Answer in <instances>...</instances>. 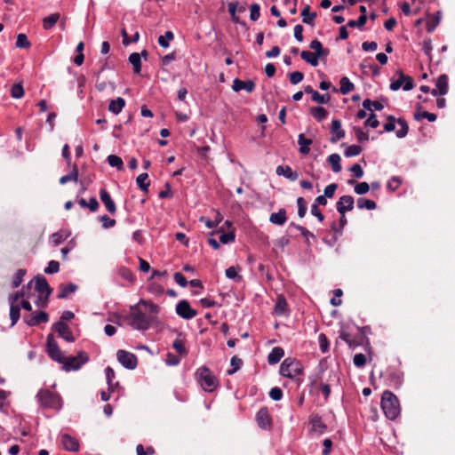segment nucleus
Returning <instances> with one entry per match:
<instances>
[{"label": "nucleus", "instance_id": "nucleus-1", "mask_svg": "<svg viewBox=\"0 0 455 455\" xmlns=\"http://www.w3.org/2000/svg\"><path fill=\"white\" fill-rule=\"evenodd\" d=\"M381 409L388 419H395L401 411L396 395L388 390L384 391L381 396Z\"/></svg>", "mask_w": 455, "mask_h": 455}, {"label": "nucleus", "instance_id": "nucleus-2", "mask_svg": "<svg viewBox=\"0 0 455 455\" xmlns=\"http://www.w3.org/2000/svg\"><path fill=\"white\" fill-rule=\"evenodd\" d=\"M303 373V367L299 361L288 357L283 361L280 366V374L285 378L293 379L301 384L302 380L298 377Z\"/></svg>", "mask_w": 455, "mask_h": 455}, {"label": "nucleus", "instance_id": "nucleus-3", "mask_svg": "<svg viewBox=\"0 0 455 455\" xmlns=\"http://www.w3.org/2000/svg\"><path fill=\"white\" fill-rule=\"evenodd\" d=\"M132 312L127 316L128 323L135 330L147 331L151 324L150 318L137 308V306L132 307Z\"/></svg>", "mask_w": 455, "mask_h": 455}, {"label": "nucleus", "instance_id": "nucleus-4", "mask_svg": "<svg viewBox=\"0 0 455 455\" xmlns=\"http://www.w3.org/2000/svg\"><path fill=\"white\" fill-rule=\"evenodd\" d=\"M36 399L43 408L60 410L61 407L60 397L48 389H40Z\"/></svg>", "mask_w": 455, "mask_h": 455}, {"label": "nucleus", "instance_id": "nucleus-5", "mask_svg": "<svg viewBox=\"0 0 455 455\" xmlns=\"http://www.w3.org/2000/svg\"><path fill=\"white\" fill-rule=\"evenodd\" d=\"M220 387L217 376L207 367H201V388L212 393Z\"/></svg>", "mask_w": 455, "mask_h": 455}, {"label": "nucleus", "instance_id": "nucleus-6", "mask_svg": "<svg viewBox=\"0 0 455 455\" xmlns=\"http://www.w3.org/2000/svg\"><path fill=\"white\" fill-rule=\"evenodd\" d=\"M88 360L89 356L84 351H80L76 356H65L64 362H61L62 370L65 371H77L82 365L87 363Z\"/></svg>", "mask_w": 455, "mask_h": 455}, {"label": "nucleus", "instance_id": "nucleus-7", "mask_svg": "<svg viewBox=\"0 0 455 455\" xmlns=\"http://www.w3.org/2000/svg\"><path fill=\"white\" fill-rule=\"evenodd\" d=\"M46 346H47V353L48 355L55 362L61 363V362H64V355L60 348L59 347L57 342L54 339V337L52 334H49L47 336L46 340Z\"/></svg>", "mask_w": 455, "mask_h": 455}, {"label": "nucleus", "instance_id": "nucleus-8", "mask_svg": "<svg viewBox=\"0 0 455 455\" xmlns=\"http://www.w3.org/2000/svg\"><path fill=\"white\" fill-rule=\"evenodd\" d=\"M117 361L126 369L134 370L138 364L137 356L126 350L119 349L116 352Z\"/></svg>", "mask_w": 455, "mask_h": 455}, {"label": "nucleus", "instance_id": "nucleus-9", "mask_svg": "<svg viewBox=\"0 0 455 455\" xmlns=\"http://www.w3.org/2000/svg\"><path fill=\"white\" fill-rule=\"evenodd\" d=\"M396 75L398 76V79L390 84V89L392 91H397L401 87H403L404 91H410L413 88V79L411 76L404 75L401 70H397Z\"/></svg>", "mask_w": 455, "mask_h": 455}, {"label": "nucleus", "instance_id": "nucleus-10", "mask_svg": "<svg viewBox=\"0 0 455 455\" xmlns=\"http://www.w3.org/2000/svg\"><path fill=\"white\" fill-rule=\"evenodd\" d=\"M355 200L352 196H342L336 203V209L340 215H345L347 211L354 209Z\"/></svg>", "mask_w": 455, "mask_h": 455}, {"label": "nucleus", "instance_id": "nucleus-11", "mask_svg": "<svg viewBox=\"0 0 455 455\" xmlns=\"http://www.w3.org/2000/svg\"><path fill=\"white\" fill-rule=\"evenodd\" d=\"M176 313L184 319H191L197 314L196 310L193 309L187 300H181L177 304Z\"/></svg>", "mask_w": 455, "mask_h": 455}, {"label": "nucleus", "instance_id": "nucleus-12", "mask_svg": "<svg viewBox=\"0 0 455 455\" xmlns=\"http://www.w3.org/2000/svg\"><path fill=\"white\" fill-rule=\"evenodd\" d=\"M52 330L59 333V336L63 339L73 342L75 338L69 329V327L63 323L62 321H59L52 325Z\"/></svg>", "mask_w": 455, "mask_h": 455}, {"label": "nucleus", "instance_id": "nucleus-13", "mask_svg": "<svg viewBox=\"0 0 455 455\" xmlns=\"http://www.w3.org/2000/svg\"><path fill=\"white\" fill-rule=\"evenodd\" d=\"M35 288L37 292L46 297H50L52 292V288H51L46 278L43 275H36L35 277Z\"/></svg>", "mask_w": 455, "mask_h": 455}, {"label": "nucleus", "instance_id": "nucleus-14", "mask_svg": "<svg viewBox=\"0 0 455 455\" xmlns=\"http://www.w3.org/2000/svg\"><path fill=\"white\" fill-rule=\"evenodd\" d=\"M256 421L262 429H268L271 427V417L266 407L260 408L256 415Z\"/></svg>", "mask_w": 455, "mask_h": 455}, {"label": "nucleus", "instance_id": "nucleus-15", "mask_svg": "<svg viewBox=\"0 0 455 455\" xmlns=\"http://www.w3.org/2000/svg\"><path fill=\"white\" fill-rule=\"evenodd\" d=\"M61 443L66 451L75 452L79 450L78 440L68 434L61 435Z\"/></svg>", "mask_w": 455, "mask_h": 455}, {"label": "nucleus", "instance_id": "nucleus-16", "mask_svg": "<svg viewBox=\"0 0 455 455\" xmlns=\"http://www.w3.org/2000/svg\"><path fill=\"white\" fill-rule=\"evenodd\" d=\"M100 198L109 213L115 214L116 212V204L105 188L100 190Z\"/></svg>", "mask_w": 455, "mask_h": 455}, {"label": "nucleus", "instance_id": "nucleus-17", "mask_svg": "<svg viewBox=\"0 0 455 455\" xmlns=\"http://www.w3.org/2000/svg\"><path fill=\"white\" fill-rule=\"evenodd\" d=\"M232 89L235 92L245 90L247 92H252L255 89V83L252 80L243 81L239 78H235L233 81Z\"/></svg>", "mask_w": 455, "mask_h": 455}, {"label": "nucleus", "instance_id": "nucleus-18", "mask_svg": "<svg viewBox=\"0 0 455 455\" xmlns=\"http://www.w3.org/2000/svg\"><path fill=\"white\" fill-rule=\"evenodd\" d=\"M309 47L315 51L314 55L317 56L318 59L323 60L327 58L330 53V50L328 48H323L322 43L317 39L311 41Z\"/></svg>", "mask_w": 455, "mask_h": 455}, {"label": "nucleus", "instance_id": "nucleus-19", "mask_svg": "<svg viewBox=\"0 0 455 455\" xmlns=\"http://www.w3.org/2000/svg\"><path fill=\"white\" fill-rule=\"evenodd\" d=\"M275 172L277 175H283L291 181H295L299 178L297 172H293L289 165H278Z\"/></svg>", "mask_w": 455, "mask_h": 455}, {"label": "nucleus", "instance_id": "nucleus-20", "mask_svg": "<svg viewBox=\"0 0 455 455\" xmlns=\"http://www.w3.org/2000/svg\"><path fill=\"white\" fill-rule=\"evenodd\" d=\"M331 131L335 134L334 137L331 139V142L335 143L338 140H341L345 136V132L341 129V123L338 119H334L331 122Z\"/></svg>", "mask_w": 455, "mask_h": 455}, {"label": "nucleus", "instance_id": "nucleus-21", "mask_svg": "<svg viewBox=\"0 0 455 455\" xmlns=\"http://www.w3.org/2000/svg\"><path fill=\"white\" fill-rule=\"evenodd\" d=\"M60 293L58 294V299H63L68 297V295L74 293L78 289V286L73 283H69L68 284L61 283L59 286Z\"/></svg>", "mask_w": 455, "mask_h": 455}, {"label": "nucleus", "instance_id": "nucleus-22", "mask_svg": "<svg viewBox=\"0 0 455 455\" xmlns=\"http://www.w3.org/2000/svg\"><path fill=\"white\" fill-rule=\"evenodd\" d=\"M287 220L286 210L284 208H280L277 212H273L270 214L269 221L272 224L282 226Z\"/></svg>", "mask_w": 455, "mask_h": 455}, {"label": "nucleus", "instance_id": "nucleus-23", "mask_svg": "<svg viewBox=\"0 0 455 455\" xmlns=\"http://www.w3.org/2000/svg\"><path fill=\"white\" fill-rule=\"evenodd\" d=\"M274 312L277 315H284L288 313V303L283 295L277 297Z\"/></svg>", "mask_w": 455, "mask_h": 455}, {"label": "nucleus", "instance_id": "nucleus-24", "mask_svg": "<svg viewBox=\"0 0 455 455\" xmlns=\"http://www.w3.org/2000/svg\"><path fill=\"white\" fill-rule=\"evenodd\" d=\"M212 235H218L219 241L223 244H228L235 241V235L234 232H224L223 228L219 230L213 231Z\"/></svg>", "mask_w": 455, "mask_h": 455}, {"label": "nucleus", "instance_id": "nucleus-25", "mask_svg": "<svg viewBox=\"0 0 455 455\" xmlns=\"http://www.w3.org/2000/svg\"><path fill=\"white\" fill-rule=\"evenodd\" d=\"M448 80H449L448 76L445 74H443L438 76V78L436 80L435 86L438 90V93L440 94V96H443V95L447 94L448 90H449Z\"/></svg>", "mask_w": 455, "mask_h": 455}, {"label": "nucleus", "instance_id": "nucleus-26", "mask_svg": "<svg viewBox=\"0 0 455 455\" xmlns=\"http://www.w3.org/2000/svg\"><path fill=\"white\" fill-rule=\"evenodd\" d=\"M310 424L312 426V430L318 432L319 434L323 433L327 427L326 425L323 422L322 417L318 414L311 416Z\"/></svg>", "mask_w": 455, "mask_h": 455}, {"label": "nucleus", "instance_id": "nucleus-27", "mask_svg": "<svg viewBox=\"0 0 455 455\" xmlns=\"http://www.w3.org/2000/svg\"><path fill=\"white\" fill-rule=\"evenodd\" d=\"M284 355V350L280 347H275L267 355V362L273 365L277 363Z\"/></svg>", "mask_w": 455, "mask_h": 455}, {"label": "nucleus", "instance_id": "nucleus-28", "mask_svg": "<svg viewBox=\"0 0 455 455\" xmlns=\"http://www.w3.org/2000/svg\"><path fill=\"white\" fill-rule=\"evenodd\" d=\"M124 106L125 100L123 98L118 97L109 102L108 110L113 114L117 115L122 111Z\"/></svg>", "mask_w": 455, "mask_h": 455}, {"label": "nucleus", "instance_id": "nucleus-29", "mask_svg": "<svg viewBox=\"0 0 455 455\" xmlns=\"http://www.w3.org/2000/svg\"><path fill=\"white\" fill-rule=\"evenodd\" d=\"M298 144L299 145V152L303 155L309 153V146L312 144V140L307 139L303 133L298 136Z\"/></svg>", "mask_w": 455, "mask_h": 455}, {"label": "nucleus", "instance_id": "nucleus-30", "mask_svg": "<svg viewBox=\"0 0 455 455\" xmlns=\"http://www.w3.org/2000/svg\"><path fill=\"white\" fill-rule=\"evenodd\" d=\"M69 181H74V182L78 181V168L76 164L73 165L72 171L69 173L62 176L60 179V184H61V185H64Z\"/></svg>", "mask_w": 455, "mask_h": 455}, {"label": "nucleus", "instance_id": "nucleus-31", "mask_svg": "<svg viewBox=\"0 0 455 455\" xmlns=\"http://www.w3.org/2000/svg\"><path fill=\"white\" fill-rule=\"evenodd\" d=\"M129 62L132 65L133 72L140 74L141 71V56L138 52H132L129 56Z\"/></svg>", "mask_w": 455, "mask_h": 455}, {"label": "nucleus", "instance_id": "nucleus-32", "mask_svg": "<svg viewBox=\"0 0 455 455\" xmlns=\"http://www.w3.org/2000/svg\"><path fill=\"white\" fill-rule=\"evenodd\" d=\"M240 267L239 266H232V267H229L226 269L225 271V275L228 278V279H231L235 282H241L243 280V276L241 275L238 274V271L240 270Z\"/></svg>", "mask_w": 455, "mask_h": 455}, {"label": "nucleus", "instance_id": "nucleus-33", "mask_svg": "<svg viewBox=\"0 0 455 455\" xmlns=\"http://www.w3.org/2000/svg\"><path fill=\"white\" fill-rule=\"evenodd\" d=\"M309 113L318 122L323 121L328 116V111L324 108H323V107H313V108H310Z\"/></svg>", "mask_w": 455, "mask_h": 455}, {"label": "nucleus", "instance_id": "nucleus-34", "mask_svg": "<svg viewBox=\"0 0 455 455\" xmlns=\"http://www.w3.org/2000/svg\"><path fill=\"white\" fill-rule=\"evenodd\" d=\"M60 17V15L58 12L52 13L51 15L45 17L43 20L44 28L46 30L52 28L59 20Z\"/></svg>", "mask_w": 455, "mask_h": 455}, {"label": "nucleus", "instance_id": "nucleus-35", "mask_svg": "<svg viewBox=\"0 0 455 455\" xmlns=\"http://www.w3.org/2000/svg\"><path fill=\"white\" fill-rule=\"evenodd\" d=\"M339 84V92L343 95L348 94L355 89L354 84L350 82V80L347 76H344L340 79Z\"/></svg>", "mask_w": 455, "mask_h": 455}, {"label": "nucleus", "instance_id": "nucleus-36", "mask_svg": "<svg viewBox=\"0 0 455 455\" xmlns=\"http://www.w3.org/2000/svg\"><path fill=\"white\" fill-rule=\"evenodd\" d=\"M300 57L303 60L310 64L312 67H316L319 64V59L317 56L314 55V52L308 51H302L300 52Z\"/></svg>", "mask_w": 455, "mask_h": 455}, {"label": "nucleus", "instance_id": "nucleus-37", "mask_svg": "<svg viewBox=\"0 0 455 455\" xmlns=\"http://www.w3.org/2000/svg\"><path fill=\"white\" fill-rule=\"evenodd\" d=\"M302 21L308 25L314 24V20L316 17V12H310V6L306 5L301 12Z\"/></svg>", "mask_w": 455, "mask_h": 455}, {"label": "nucleus", "instance_id": "nucleus-38", "mask_svg": "<svg viewBox=\"0 0 455 455\" xmlns=\"http://www.w3.org/2000/svg\"><path fill=\"white\" fill-rule=\"evenodd\" d=\"M328 163L331 165L334 172H339L342 169L340 165V156L339 154H331L328 157Z\"/></svg>", "mask_w": 455, "mask_h": 455}, {"label": "nucleus", "instance_id": "nucleus-39", "mask_svg": "<svg viewBox=\"0 0 455 455\" xmlns=\"http://www.w3.org/2000/svg\"><path fill=\"white\" fill-rule=\"evenodd\" d=\"M107 161L111 167H116L118 171H123L124 169L123 160L118 156L109 155Z\"/></svg>", "mask_w": 455, "mask_h": 455}, {"label": "nucleus", "instance_id": "nucleus-40", "mask_svg": "<svg viewBox=\"0 0 455 455\" xmlns=\"http://www.w3.org/2000/svg\"><path fill=\"white\" fill-rule=\"evenodd\" d=\"M356 204L359 209L374 210L377 208V204L374 201L364 197L358 198Z\"/></svg>", "mask_w": 455, "mask_h": 455}, {"label": "nucleus", "instance_id": "nucleus-41", "mask_svg": "<svg viewBox=\"0 0 455 455\" xmlns=\"http://www.w3.org/2000/svg\"><path fill=\"white\" fill-rule=\"evenodd\" d=\"M10 318L12 321V326H14L20 316V307L19 305L10 303Z\"/></svg>", "mask_w": 455, "mask_h": 455}, {"label": "nucleus", "instance_id": "nucleus-42", "mask_svg": "<svg viewBox=\"0 0 455 455\" xmlns=\"http://www.w3.org/2000/svg\"><path fill=\"white\" fill-rule=\"evenodd\" d=\"M118 275L131 284H132L135 281V277L132 270L126 267H121L118 269Z\"/></svg>", "mask_w": 455, "mask_h": 455}, {"label": "nucleus", "instance_id": "nucleus-43", "mask_svg": "<svg viewBox=\"0 0 455 455\" xmlns=\"http://www.w3.org/2000/svg\"><path fill=\"white\" fill-rule=\"evenodd\" d=\"M387 374L388 379L395 385H399L402 382V373L398 370L389 368Z\"/></svg>", "mask_w": 455, "mask_h": 455}, {"label": "nucleus", "instance_id": "nucleus-44", "mask_svg": "<svg viewBox=\"0 0 455 455\" xmlns=\"http://www.w3.org/2000/svg\"><path fill=\"white\" fill-rule=\"evenodd\" d=\"M32 281L29 282L27 286H23L20 291H18L9 296L10 303L15 304L20 298L24 297L26 294L25 289L29 290L31 288Z\"/></svg>", "mask_w": 455, "mask_h": 455}, {"label": "nucleus", "instance_id": "nucleus-45", "mask_svg": "<svg viewBox=\"0 0 455 455\" xmlns=\"http://www.w3.org/2000/svg\"><path fill=\"white\" fill-rule=\"evenodd\" d=\"M400 129L396 131V136L400 139L404 138L408 134L409 126L407 122L403 118L397 119Z\"/></svg>", "mask_w": 455, "mask_h": 455}, {"label": "nucleus", "instance_id": "nucleus-46", "mask_svg": "<svg viewBox=\"0 0 455 455\" xmlns=\"http://www.w3.org/2000/svg\"><path fill=\"white\" fill-rule=\"evenodd\" d=\"M174 35L172 31H166L164 36H160L158 37V44L163 48H168L170 45V41L173 40Z\"/></svg>", "mask_w": 455, "mask_h": 455}, {"label": "nucleus", "instance_id": "nucleus-47", "mask_svg": "<svg viewBox=\"0 0 455 455\" xmlns=\"http://www.w3.org/2000/svg\"><path fill=\"white\" fill-rule=\"evenodd\" d=\"M148 173L143 172V173H140V174L137 177V179H136V182H137L138 187H139L142 191H145V192H148V187H149V182H146V180H148Z\"/></svg>", "mask_w": 455, "mask_h": 455}, {"label": "nucleus", "instance_id": "nucleus-48", "mask_svg": "<svg viewBox=\"0 0 455 455\" xmlns=\"http://www.w3.org/2000/svg\"><path fill=\"white\" fill-rule=\"evenodd\" d=\"M231 369L228 370V374L232 375L235 373L243 365V361L236 355L233 356L230 361Z\"/></svg>", "mask_w": 455, "mask_h": 455}, {"label": "nucleus", "instance_id": "nucleus-49", "mask_svg": "<svg viewBox=\"0 0 455 455\" xmlns=\"http://www.w3.org/2000/svg\"><path fill=\"white\" fill-rule=\"evenodd\" d=\"M105 373H106L107 382H108V390L110 392H113L114 391V387H115V385L113 384V379L116 378L115 371H114V370L110 366H108L105 369Z\"/></svg>", "mask_w": 455, "mask_h": 455}, {"label": "nucleus", "instance_id": "nucleus-50", "mask_svg": "<svg viewBox=\"0 0 455 455\" xmlns=\"http://www.w3.org/2000/svg\"><path fill=\"white\" fill-rule=\"evenodd\" d=\"M368 17L367 15H360L357 20H350L347 22V26L349 28H362L367 22Z\"/></svg>", "mask_w": 455, "mask_h": 455}, {"label": "nucleus", "instance_id": "nucleus-51", "mask_svg": "<svg viewBox=\"0 0 455 455\" xmlns=\"http://www.w3.org/2000/svg\"><path fill=\"white\" fill-rule=\"evenodd\" d=\"M414 118L416 120H420L422 118H425V119H427L429 122H435L436 120L437 116L434 113L423 111V112H416L414 114Z\"/></svg>", "mask_w": 455, "mask_h": 455}, {"label": "nucleus", "instance_id": "nucleus-52", "mask_svg": "<svg viewBox=\"0 0 455 455\" xmlns=\"http://www.w3.org/2000/svg\"><path fill=\"white\" fill-rule=\"evenodd\" d=\"M312 100L319 103V104H325L328 103L331 100V96L329 93L326 94H320L318 92H315L313 93Z\"/></svg>", "mask_w": 455, "mask_h": 455}, {"label": "nucleus", "instance_id": "nucleus-53", "mask_svg": "<svg viewBox=\"0 0 455 455\" xmlns=\"http://www.w3.org/2000/svg\"><path fill=\"white\" fill-rule=\"evenodd\" d=\"M16 47L27 49L30 46V42L28 41L27 36L25 34H19L17 36L16 40Z\"/></svg>", "mask_w": 455, "mask_h": 455}, {"label": "nucleus", "instance_id": "nucleus-54", "mask_svg": "<svg viewBox=\"0 0 455 455\" xmlns=\"http://www.w3.org/2000/svg\"><path fill=\"white\" fill-rule=\"evenodd\" d=\"M297 205H298V215L299 218L305 217L307 213V202L303 197L297 198Z\"/></svg>", "mask_w": 455, "mask_h": 455}, {"label": "nucleus", "instance_id": "nucleus-55", "mask_svg": "<svg viewBox=\"0 0 455 455\" xmlns=\"http://www.w3.org/2000/svg\"><path fill=\"white\" fill-rule=\"evenodd\" d=\"M362 152V148L358 145H350L345 150V156L352 157L358 156Z\"/></svg>", "mask_w": 455, "mask_h": 455}, {"label": "nucleus", "instance_id": "nucleus-56", "mask_svg": "<svg viewBox=\"0 0 455 455\" xmlns=\"http://www.w3.org/2000/svg\"><path fill=\"white\" fill-rule=\"evenodd\" d=\"M11 95L14 99H20L24 95V89L20 84H15L12 86Z\"/></svg>", "mask_w": 455, "mask_h": 455}, {"label": "nucleus", "instance_id": "nucleus-57", "mask_svg": "<svg viewBox=\"0 0 455 455\" xmlns=\"http://www.w3.org/2000/svg\"><path fill=\"white\" fill-rule=\"evenodd\" d=\"M180 362V355H176L171 352L166 354L165 363L169 366L178 365Z\"/></svg>", "mask_w": 455, "mask_h": 455}, {"label": "nucleus", "instance_id": "nucleus-58", "mask_svg": "<svg viewBox=\"0 0 455 455\" xmlns=\"http://www.w3.org/2000/svg\"><path fill=\"white\" fill-rule=\"evenodd\" d=\"M396 122L397 120L394 116H388L387 117V123H385L383 125L384 131L387 132H391L395 131Z\"/></svg>", "mask_w": 455, "mask_h": 455}, {"label": "nucleus", "instance_id": "nucleus-59", "mask_svg": "<svg viewBox=\"0 0 455 455\" xmlns=\"http://www.w3.org/2000/svg\"><path fill=\"white\" fill-rule=\"evenodd\" d=\"M402 183V180L399 177L394 176L387 182V189L391 192H395L398 189Z\"/></svg>", "mask_w": 455, "mask_h": 455}, {"label": "nucleus", "instance_id": "nucleus-60", "mask_svg": "<svg viewBox=\"0 0 455 455\" xmlns=\"http://www.w3.org/2000/svg\"><path fill=\"white\" fill-rule=\"evenodd\" d=\"M250 19L253 21H256L259 20L260 16V6L259 4L254 3L250 7Z\"/></svg>", "mask_w": 455, "mask_h": 455}, {"label": "nucleus", "instance_id": "nucleus-61", "mask_svg": "<svg viewBox=\"0 0 455 455\" xmlns=\"http://www.w3.org/2000/svg\"><path fill=\"white\" fill-rule=\"evenodd\" d=\"M60 270V263L56 260H51L48 263V266L44 268V273L48 275H52L58 273Z\"/></svg>", "mask_w": 455, "mask_h": 455}, {"label": "nucleus", "instance_id": "nucleus-62", "mask_svg": "<svg viewBox=\"0 0 455 455\" xmlns=\"http://www.w3.org/2000/svg\"><path fill=\"white\" fill-rule=\"evenodd\" d=\"M26 275V270L25 269H19L14 277H13V280H12V287L13 288H17L20 285V283H22L23 281V277L24 275Z\"/></svg>", "mask_w": 455, "mask_h": 455}, {"label": "nucleus", "instance_id": "nucleus-63", "mask_svg": "<svg viewBox=\"0 0 455 455\" xmlns=\"http://www.w3.org/2000/svg\"><path fill=\"white\" fill-rule=\"evenodd\" d=\"M354 190L357 195H364L369 192L370 185L365 181L360 182L355 186Z\"/></svg>", "mask_w": 455, "mask_h": 455}, {"label": "nucleus", "instance_id": "nucleus-64", "mask_svg": "<svg viewBox=\"0 0 455 455\" xmlns=\"http://www.w3.org/2000/svg\"><path fill=\"white\" fill-rule=\"evenodd\" d=\"M172 347L179 353V355H184L187 354V350L184 347V343L181 339H176L172 343Z\"/></svg>", "mask_w": 455, "mask_h": 455}]
</instances>
